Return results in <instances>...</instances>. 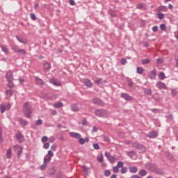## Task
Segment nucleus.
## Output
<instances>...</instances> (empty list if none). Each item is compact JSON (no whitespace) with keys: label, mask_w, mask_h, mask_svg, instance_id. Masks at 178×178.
Segmentation results:
<instances>
[{"label":"nucleus","mask_w":178,"mask_h":178,"mask_svg":"<svg viewBox=\"0 0 178 178\" xmlns=\"http://www.w3.org/2000/svg\"><path fill=\"white\" fill-rule=\"evenodd\" d=\"M139 175H140V176L144 177V176H146V175H147V170H140V172H139Z\"/></svg>","instance_id":"c9c22d12"},{"label":"nucleus","mask_w":178,"mask_h":178,"mask_svg":"<svg viewBox=\"0 0 178 178\" xmlns=\"http://www.w3.org/2000/svg\"><path fill=\"white\" fill-rule=\"evenodd\" d=\"M47 166H48V165L47 163H45V161H44L43 164L40 166L41 170H45V169H47Z\"/></svg>","instance_id":"58836bf2"},{"label":"nucleus","mask_w":178,"mask_h":178,"mask_svg":"<svg viewBox=\"0 0 178 178\" xmlns=\"http://www.w3.org/2000/svg\"><path fill=\"white\" fill-rule=\"evenodd\" d=\"M104 176H111V170H106L104 172Z\"/></svg>","instance_id":"680f3d73"},{"label":"nucleus","mask_w":178,"mask_h":178,"mask_svg":"<svg viewBox=\"0 0 178 178\" xmlns=\"http://www.w3.org/2000/svg\"><path fill=\"white\" fill-rule=\"evenodd\" d=\"M137 9H140L141 10H145V4L141 3H138L136 6Z\"/></svg>","instance_id":"5701e85b"},{"label":"nucleus","mask_w":178,"mask_h":178,"mask_svg":"<svg viewBox=\"0 0 178 178\" xmlns=\"http://www.w3.org/2000/svg\"><path fill=\"white\" fill-rule=\"evenodd\" d=\"M121 98H123V99H125V101H127V102L132 101L133 99V97L124 92L121 94Z\"/></svg>","instance_id":"9d476101"},{"label":"nucleus","mask_w":178,"mask_h":178,"mask_svg":"<svg viewBox=\"0 0 178 178\" xmlns=\"http://www.w3.org/2000/svg\"><path fill=\"white\" fill-rule=\"evenodd\" d=\"M108 161H109L111 163H113V162L116 161V159L115 158V156H110Z\"/></svg>","instance_id":"c03bdc74"},{"label":"nucleus","mask_w":178,"mask_h":178,"mask_svg":"<svg viewBox=\"0 0 178 178\" xmlns=\"http://www.w3.org/2000/svg\"><path fill=\"white\" fill-rule=\"evenodd\" d=\"M92 102L95 105H98V106H105V103H104L102 99H101L99 98L93 99Z\"/></svg>","instance_id":"423d86ee"},{"label":"nucleus","mask_w":178,"mask_h":178,"mask_svg":"<svg viewBox=\"0 0 178 178\" xmlns=\"http://www.w3.org/2000/svg\"><path fill=\"white\" fill-rule=\"evenodd\" d=\"M14 149L15 151H17L18 159H20V156H22V154H23V147L19 145H15L14 146Z\"/></svg>","instance_id":"20e7f679"},{"label":"nucleus","mask_w":178,"mask_h":178,"mask_svg":"<svg viewBox=\"0 0 178 178\" xmlns=\"http://www.w3.org/2000/svg\"><path fill=\"white\" fill-rule=\"evenodd\" d=\"M35 79L36 84L38 86H40V87H42V86H44V84H45L44 81L42 79L38 78V76H35Z\"/></svg>","instance_id":"f8f14e48"},{"label":"nucleus","mask_w":178,"mask_h":178,"mask_svg":"<svg viewBox=\"0 0 178 178\" xmlns=\"http://www.w3.org/2000/svg\"><path fill=\"white\" fill-rule=\"evenodd\" d=\"M104 155H105L106 158L108 159L109 158H111V153L110 152H106Z\"/></svg>","instance_id":"69168bd1"},{"label":"nucleus","mask_w":178,"mask_h":178,"mask_svg":"<svg viewBox=\"0 0 178 178\" xmlns=\"http://www.w3.org/2000/svg\"><path fill=\"white\" fill-rule=\"evenodd\" d=\"M50 83L51 84H54V86H56V87H59L62 86V83H60L58 80H56L55 78H53L50 80Z\"/></svg>","instance_id":"2eb2a0df"},{"label":"nucleus","mask_w":178,"mask_h":178,"mask_svg":"<svg viewBox=\"0 0 178 178\" xmlns=\"http://www.w3.org/2000/svg\"><path fill=\"white\" fill-rule=\"evenodd\" d=\"M156 87L159 88V90H168V87L166 86V84L162 81H159L156 83Z\"/></svg>","instance_id":"1a4fd4ad"},{"label":"nucleus","mask_w":178,"mask_h":178,"mask_svg":"<svg viewBox=\"0 0 178 178\" xmlns=\"http://www.w3.org/2000/svg\"><path fill=\"white\" fill-rule=\"evenodd\" d=\"M6 95H9L10 97H12L13 95V90H6Z\"/></svg>","instance_id":"4c0bfd02"},{"label":"nucleus","mask_w":178,"mask_h":178,"mask_svg":"<svg viewBox=\"0 0 178 178\" xmlns=\"http://www.w3.org/2000/svg\"><path fill=\"white\" fill-rule=\"evenodd\" d=\"M133 147L134 148L138 149L140 151V154H144L147 152V148L145 147V146L138 142L134 143Z\"/></svg>","instance_id":"f03ea898"},{"label":"nucleus","mask_w":178,"mask_h":178,"mask_svg":"<svg viewBox=\"0 0 178 178\" xmlns=\"http://www.w3.org/2000/svg\"><path fill=\"white\" fill-rule=\"evenodd\" d=\"M121 173L122 174L127 173V168L126 167H122L121 169Z\"/></svg>","instance_id":"4d7b16f0"},{"label":"nucleus","mask_w":178,"mask_h":178,"mask_svg":"<svg viewBox=\"0 0 178 178\" xmlns=\"http://www.w3.org/2000/svg\"><path fill=\"white\" fill-rule=\"evenodd\" d=\"M7 81H10L11 80H13V72H12L11 70H8L6 72L5 76Z\"/></svg>","instance_id":"0eeeda50"},{"label":"nucleus","mask_w":178,"mask_h":178,"mask_svg":"<svg viewBox=\"0 0 178 178\" xmlns=\"http://www.w3.org/2000/svg\"><path fill=\"white\" fill-rule=\"evenodd\" d=\"M56 148H57L56 145H53L51 147V151H56Z\"/></svg>","instance_id":"774afa93"},{"label":"nucleus","mask_w":178,"mask_h":178,"mask_svg":"<svg viewBox=\"0 0 178 178\" xmlns=\"http://www.w3.org/2000/svg\"><path fill=\"white\" fill-rule=\"evenodd\" d=\"M149 79H151V80H153V79H155L156 77V70H153L149 74H148Z\"/></svg>","instance_id":"dca6fc26"},{"label":"nucleus","mask_w":178,"mask_h":178,"mask_svg":"<svg viewBox=\"0 0 178 178\" xmlns=\"http://www.w3.org/2000/svg\"><path fill=\"white\" fill-rule=\"evenodd\" d=\"M149 62H151V60H149V58L141 60L142 65H148V63H149Z\"/></svg>","instance_id":"7c9ffc66"},{"label":"nucleus","mask_w":178,"mask_h":178,"mask_svg":"<svg viewBox=\"0 0 178 178\" xmlns=\"http://www.w3.org/2000/svg\"><path fill=\"white\" fill-rule=\"evenodd\" d=\"M83 83L88 87V88H91L92 87V83L91 82V80L88 79H84Z\"/></svg>","instance_id":"ddd939ff"},{"label":"nucleus","mask_w":178,"mask_h":178,"mask_svg":"<svg viewBox=\"0 0 178 178\" xmlns=\"http://www.w3.org/2000/svg\"><path fill=\"white\" fill-rule=\"evenodd\" d=\"M51 159H52V157H51L49 156L47 158L44 157V162H45L46 163H47V162H51Z\"/></svg>","instance_id":"de8ad7c7"},{"label":"nucleus","mask_w":178,"mask_h":178,"mask_svg":"<svg viewBox=\"0 0 178 178\" xmlns=\"http://www.w3.org/2000/svg\"><path fill=\"white\" fill-rule=\"evenodd\" d=\"M127 63V60H126V58H122L121 59V65H126Z\"/></svg>","instance_id":"13d9d810"},{"label":"nucleus","mask_w":178,"mask_h":178,"mask_svg":"<svg viewBox=\"0 0 178 178\" xmlns=\"http://www.w3.org/2000/svg\"><path fill=\"white\" fill-rule=\"evenodd\" d=\"M42 124V120L39 119L35 122V126H41Z\"/></svg>","instance_id":"49530a36"},{"label":"nucleus","mask_w":178,"mask_h":178,"mask_svg":"<svg viewBox=\"0 0 178 178\" xmlns=\"http://www.w3.org/2000/svg\"><path fill=\"white\" fill-rule=\"evenodd\" d=\"M95 115H96V116H98L99 118H104V116L106 115V111L105 109H97L95 111Z\"/></svg>","instance_id":"39448f33"},{"label":"nucleus","mask_w":178,"mask_h":178,"mask_svg":"<svg viewBox=\"0 0 178 178\" xmlns=\"http://www.w3.org/2000/svg\"><path fill=\"white\" fill-rule=\"evenodd\" d=\"M93 148H95V149H99V145L98 143H94Z\"/></svg>","instance_id":"0e129e2a"},{"label":"nucleus","mask_w":178,"mask_h":178,"mask_svg":"<svg viewBox=\"0 0 178 178\" xmlns=\"http://www.w3.org/2000/svg\"><path fill=\"white\" fill-rule=\"evenodd\" d=\"M128 86L131 88L134 86V83H133V81H131V79H128Z\"/></svg>","instance_id":"79ce46f5"},{"label":"nucleus","mask_w":178,"mask_h":178,"mask_svg":"<svg viewBox=\"0 0 178 178\" xmlns=\"http://www.w3.org/2000/svg\"><path fill=\"white\" fill-rule=\"evenodd\" d=\"M48 155H49V156L52 158V156H54V152H52V150H49Z\"/></svg>","instance_id":"338daca9"},{"label":"nucleus","mask_w":178,"mask_h":178,"mask_svg":"<svg viewBox=\"0 0 178 178\" xmlns=\"http://www.w3.org/2000/svg\"><path fill=\"white\" fill-rule=\"evenodd\" d=\"M11 49L13 51V52H15V54H17V51H19V48L16 45H13L11 47Z\"/></svg>","instance_id":"473e14b6"},{"label":"nucleus","mask_w":178,"mask_h":178,"mask_svg":"<svg viewBox=\"0 0 178 178\" xmlns=\"http://www.w3.org/2000/svg\"><path fill=\"white\" fill-rule=\"evenodd\" d=\"M164 17H165V14H163V13H159V14L158 15V18H159L160 20H162Z\"/></svg>","instance_id":"864d4df0"},{"label":"nucleus","mask_w":178,"mask_h":178,"mask_svg":"<svg viewBox=\"0 0 178 178\" xmlns=\"http://www.w3.org/2000/svg\"><path fill=\"white\" fill-rule=\"evenodd\" d=\"M17 54H18V55H21L22 56H25V55H27V52H26L24 49H19Z\"/></svg>","instance_id":"412c9836"},{"label":"nucleus","mask_w":178,"mask_h":178,"mask_svg":"<svg viewBox=\"0 0 178 178\" xmlns=\"http://www.w3.org/2000/svg\"><path fill=\"white\" fill-rule=\"evenodd\" d=\"M159 79H160V80H165V79H166V76H165V72H160L159 74Z\"/></svg>","instance_id":"bb28decb"},{"label":"nucleus","mask_w":178,"mask_h":178,"mask_svg":"<svg viewBox=\"0 0 178 178\" xmlns=\"http://www.w3.org/2000/svg\"><path fill=\"white\" fill-rule=\"evenodd\" d=\"M166 118L168 119V120H169L170 122H173V114H170L166 116Z\"/></svg>","instance_id":"ea45409f"},{"label":"nucleus","mask_w":178,"mask_h":178,"mask_svg":"<svg viewBox=\"0 0 178 178\" xmlns=\"http://www.w3.org/2000/svg\"><path fill=\"white\" fill-rule=\"evenodd\" d=\"M30 17L32 20H37V16L35 15V14L31 13Z\"/></svg>","instance_id":"3c124183"},{"label":"nucleus","mask_w":178,"mask_h":178,"mask_svg":"<svg viewBox=\"0 0 178 178\" xmlns=\"http://www.w3.org/2000/svg\"><path fill=\"white\" fill-rule=\"evenodd\" d=\"M104 140L106 143H110L111 142V139L109 138V136H104Z\"/></svg>","instance_id":"09e8293b"},{"label":"nucleus","mask_w":178,"mask_h":178,"mask_svg":"<svg viewBox=\"0 0 178 178\" xmlns=\"http://www.w3.org/2000/svg\"><path fill=\"white\" fill-rule=\"evenodd\" d=\"M128 156L131 158V159H133V156H134L136 152L134 151H130L127 152Z\"/></svg>","instance_id":"c756f323"},{"label":"nucleus","mask_w":178,"mask_h":178,"mask_svg":"<svg viewBox=\"0 0 178 178\" xmlns=\"http://www.w3.org/2000/svg\"><path fill=\"white\" fill-rule=\"evenodd\" d=\"M24 111L26 115V116L28 118V119H31V113H33V111L31 110V106L29 104V102H26L24 104Z\"/></svg>","instance_id":"f257e3e1"},{"label":"nucleus","mask_w":178,"mask_h":178,"mask_svg":"<svg viewBox=\"0 0 178 178\" xmlns=\"http://www.w3.org/2000/svg\"><path fill=\"white\" fill-rule=\"evenodd\" d=\"M143 94L146 97H148L152 95V89H151V88H143Z\"/></svg>","instance_id":"9b49d317"},{"label":"nucleus","mask_w":178,"mask_h":178,"mask_svg":"<svg viewBox=\"0 0 178 178\" xmlns=\"http://www.w3.org/2000/svg\"><path fill=\"white\" fill-rule=\"evenodd\" d=\"M17 40L19 41V42H21L22 44H27L26 41L23 40V38H19V36L16 35Z\"/></svg>","instance_id":"e433bc0d"},{"label":"nucleus","mask_w":178,"mask_h":178,"mask_svg":"<svg viewBox=\"0 0 178 178\" xmlns=\"http://www.w3.org/2000/svg\"><path fill=\"white\" fill-rule=\"evenodd\" d=\"M62 176H63V173H62V172L60 171V172H58L56 174V178H62Z\"/></svg>","instance_id":"6e6d98bb"},{"label":"nucleus","mask_w":178,"mask_h":178,"mask_svg":"<svg viewBox=\"0 0 178 178\" xmlns=\"http://www.w3.org/2000/svg\"><path fill=\"white\" fill-rule=\"evenodd\" d=\"M7 81H8L7 86L8 87V88H13V87H15V83H13V80Z\"/></svg>","instance_id":"393cba45"},{"label":"nucleus","mask_w":178,"mask_h":178,"mask_svg":"<svg viewBox=\"0 0 178 178\" xmlns=\"http://www.w3.org/2000/svg\"><path fill=\"white\" fill-rule=\"evenodd\" d=\"M51 69V63H44L43 65V70L44 72H49V70Z\"/></svg>","instance_id":"a211bd4d"},{"label":"nucleus","mask_w":178,"mask_h":178,"mask_svg":"<svg viewBox=\"0 0 178 178\" xmlns=\"http://www.w3.org/2000/svg\"><path fill=\"white\" fill-rule=\"evenodd\" d=\"M123 165H124L123 161H118V164H117V166L118 168H123Z\"/></svg>","instance_id":"bf43d9fd"},{"label":"nucleus","mask_w":178,"mask_h":178,"mask_svg":"<svg viewBox=\"0 0 178 178\" xmlns=\"http://www.w3.org/2000/svg\"><path fill=\"white\" fill-rule=\"evenodd\" d=\"M82 124H83V126H87V124H88L87 118H85L83 119Z\"/></svg>","instance_id":"052dcab7"},{"label":"nucleus","mask_w":178,"mask_h":178,"mask_svg":"<svg viewBox=\"0 0 178 178\" xmlns=\"http://www.w3.org/2000/svg\"><path fill=\"white\" fill-rule=\"evenodd\" d=\"M71 110L72 111V112H79V111H80V108H79V106H77V104H74L71 106Z\"/></svg>","instance_id":"6ab92c4d"},{"label":"nucleus","mask_w":178,"mask_h":178,"mask_svg":"<svg viewBox=\"0 0 178 178\" xmlns=\"http://www.w3.org/2000/svg\"><path fill=\"white\" fill-rule=\"evenodd\" d=\"M79 140V143L81 144V145H84V144H86V140L83 138H81V136L80 137Z\"/></svg>","instance_id":"37998d69"},{"label":"nucleus","mask_w":178,"mask_h":178,"mask_svg":"<svg viewBox=\"0 0 178 178\" xmlns=\"http://www.w3.org/2000/svg\"><path fill=\"white\" fill-rule=\"evenodd\" d=\"M141 44L143 45V47H145V48L149 47V44H148V42L147 41H143V42H141Z\"/></svg>","instance_id":"a18cd8bd"},{"label":"nucleus","mask_w":178,"mask_h":178,"mask_svg":"<svg viewBox=\"0 0 178 178\" xmlns=\"http://www.w3.org/2000/svg\"><path fill=\"white\" fill-rule=\"evenodd\" d=\"M146 137H148V138H156L158 137V132L156 131H150L146 134Z\"/></svg>","instance_id":"6e6552de"},{"label":"nucleus","mask_w":178,"mask_h":178,"mask_svg":"<svg viewBox=\"0 0 178 178\" xmlns=\"http://www.w3.org/2000/svg\"><path fill=\"white\" fill-rule=\"evenodd\" d=\"M137 170H138V169L137 168V167H131L129 168V172L131 173H137Z\"/></svg>","instance_id":"2f4dec72"},{"label":"nucleus","mask_w":178,"mask_h":178,"mask_svg":"<svg viewBox=\"0 0 178 178\" xmlns=\"http://www.w3.org/2000/svg\"><path fill=\"white\" fill-rule=\"evenodd\" d=\"M171 95H172V97H176L177 95V89H171Z\"/></svg>","instance_id":"f704fd0d"},{"label":"nucleus","mask_w":178,"mask_h":178,"mask_svg":"<svg viewBox=\"0 0 178 178\" xmlns=\"http://www.w3.org/2000/svg\"><path fill=\"white\" fill-rule=\"evenodd\" d=\"M0 109H1V113H5V111H6V106L1 105L0 107Z\"/></svg>","instance_id":"603ef678"},{"label":"nucleus","mask_w":178,"mask_h":178,"mask_svg":"<svg viewBox=\"0 0 178 178\" xmlns=\"http://www.w3.org/2000/svg\"><path fill=\"white\" fill-rule=\"evenodd\" d=\"M43 148H45V149H48L49 148V143H46L43 145Z\"/></svg>","instance_id":"e2e57ef3"},{"label":"nucleus","mask_w":178,"mask_h":178,"mask_svg":"<svg viewBox=\"0 0 178 178\" xmlns=\"http://www.w3.org/2000/svg\"><path fill=\"white\" fill-rule=\"evenodd\" d=\"M97 159L99 163H102V162H104V156L101 154V156L97 157Z\"/></svg>","instance_id":"a19ab883"},{"label":"nucleus","mask_w":178,"mask_h":178,"mask_svg":"<svg viewBox=\"0 0 178 178\" xmlns=\"http://www.w3.org/2000/svg\"><path fill=\"white\" fill-rule=\"evenodd\" d=\"M160 29L161 30H162L163 31H165L166 30V25L165 24H161L160 25Z\"/></svg>","instance_id":"8fccbe9b"},{"label":"nucleus","mask_w":178,"mask_h":178,"mask_svg":"<svg viewBox=\"0 0 178 178\" xmlns=\"http://www.w3.org/2000/svg\"><path fill=\"white\" fill-rule=\"evenodd\" d=\"M168 10V7L165 6H161L158 8V12H166Z\"/></svg>","instance_id":"b1692460"},{"label":"nucleus","mask_w":178,"mask_h":178,"mask_svg":"<svg viewBox=\"0 0 178 178\" xmlns=\"http://www.w3.org/2000/svg\"><path fill=\"white\" fill-rule=\"evenodd\" d=\"M19 122L20 124H22V126H27V121H26V120L19 118Z\"/></svg>","instance_id":"a878e982"},{"label":"nucleus","mask_w":178,"mask_h":178,"mask_svg":"<svg viewBox=\"0 0 178 178\" xmlns=\"http://www.w3.org/2000/svg\"><path fill=\"white\" fill-rule=\"evenodd\" d=\"M70 136L72 137V138H76V140H79L81 137V135L76 132H71L70 133Z\"/></svg>","instance_id":"4468645a"},{"label":"nucleus","mask_w":178,"mask_h":178,"mask_svg":"<svg viewBox=\"0 0 178 178\" xmlns=\"http://www.w3.org/2000/svg\"><path fill=\"white\" fill-rule=\"evenodd\" d=\"M95 84H97V86H99V84L102 83H107L106 81H103L102 78H99L97 80L95 81Z\"/></svg>","instance_id":"4be33fe9"},{"label":"nucleus","mask_w":178,"mask_h":178,"mask_svg":"<svg viewBox=\"0 0 178 178\" xmlns=\"http://www.w3.org/2000/svg\"><path fill=\"white\" fill-rule=\"evenodd\" d=\"M15 138L18 140L19 144H22V143H24L26 141V139H24V135H23L20 131H18L15 134Z\"/></svg>","instance_id":"7ed1b4c3"},{"label":"nucleus","mask_w":178,"mask_h":178,"mask_svg":"<svg viewBox=\"0 0 178 178\" xmlns=\"http://www.w3.org/2000/svg\"><path fill=\"white\" fill-rule=\"evenodd\" d=\"M136 72L138 74H143V73H144V69H143L141 67H138Z\"/></svg>","instance_id":"72a5a7b5"},{"label":"nucleus","mask_w":178,"mask_h":178,"mask_svg":"<svg viewBox=\"0 0 178 178\" xmlns=\"http://www.w3.org/2000/svg\"><path fill=\"white\" fill-rule=\"evenodd\" d=\"M113 170L114 173H119V167L118 165L113 167Z\"/></svg>","instance_id":"5fc2aeb1"},{"label":"nucleus","mask_w":178,"mask_h":178,"mask_svg":"<svg viewBox=\"0 0 178 178\" xmlns=\"http://www.w3.org/2000/svg\"><path fill=\"white\" fill-rule=\"evenodd\" d=\"M0 48H1L3 52H4L6 55H9V49H8V47H6V45H1Z\"/></svg>","instance_id":"aec40b11"},{"label":"nucleus","mask_w":178,"mask_h":178,"mask_svg":"<svg viewBox=\"0 0 178 178\" xmlns=\"http://www.w3.org/2000/svg\"><path fill=\"white\" fill-rule=\"evenodd\" d=\"M56 173V168L55 167H51L48 170V175L49 176H54Z\"/></svg>","instance_id":"f3484780"},{"label":"nucleus","mask_w":178,"mask_h":178,"mask_svg":"<svg viewBox=\"0 0 178 178\" xmlns=\"http://www.w3.org/2000/svg\"><path fill=\"white\" fill-rule=\"evenodd\" d=\"M6 156L8 159H10L12 158V149H8L7 150Z\"/></svg>","instance_id":"cd10ccee"},{"label":"nucleus","mask_w":178,"mask_h":178,"mask_svg":"<svg viewBox=\"0 0 178 178\" xmlns=\"http://www.w3.org/2000/svg\"><path fill=\"white\" fill-rule=\"evenodd\" d=\"M54 108H63V103L58 102L57 103L54 104Z\"/></svg>","instance_id":"c85d7f7f"}]
</instances>
